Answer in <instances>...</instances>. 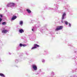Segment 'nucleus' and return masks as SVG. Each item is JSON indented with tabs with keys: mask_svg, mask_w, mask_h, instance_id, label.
Here are the masks:
<instances>
[{
	"mask_svg": "<svg viewBox=\"0 0 77 77\" xmlns=\"http://www.w3.org/2000/svg\"><path fill=\"white\" fill-rule=\"evenodd\" d=\"M42 62H45V60H42Z\"/></svg>",
	"mask_w": 77,
	"mask_h": 77,
	"instance_id": "21",
	"label": "nucleus"
},
{
	"mask_svg": "<svg viewBox=\"0 0 77 77\" xmlns=\"http://www.w3.org/2000/svg\"><path fill=\"white\" fill-rule=\"evenodd\" d=\"M6 24V23L5 22L2 23V24L3 25H5Z\"/></svg>",
	"mask_w": 77,
	"mask_h": 77,
	"instance_id": "12",
	"label": "nucleus"
},
{
	"mask_svg": "<svg viewBox=\"0 0 77 77\" xmlns=\"http://www.w3.org/2000/svg\"><path fill=\"white\" fill-rule=\"evenodd\" d=\"M17 18V16L15 15H13V17L11 19V20H14L16 19Z\"/></svg>",
	"mask_w": 77,
	"mask_h": 77,
	"instance_id": "4",
	"label": "nucleus"
},
{
	"mask_svg": "<svg viewBox=\"0 0 77 77\" xmlns=\"http://www.w3.org/2000/svg\"><path fill=\"white\" fill-rule=\"evenodd\" d=\"M63 26H58L57 27V28L55 29V31H58V30H62L63 29Z\"/></svg>",
	"mask_w": 77,
	"mask_h": 77,
	"instance_id": "1",
	"label": "nucleus"
},
{
	"mask_svg": "<svg viewBox=\"0 0 77 77\" xmlns=\"http://www.w3.org/2000/svg\"><path fill=\"white\" fill-rule=\"evenodd\" d=\"M2 21V19L1 18H0V22H1Z\"/></svg>",
	"mask_w": 77,
	"mask_h": 77,
	"instance_id": "19",
	"label": "nucleus"
},
{
	"mask_svg": "<svg viewBox=\"0 0 77 77\" xmlns=\"http://www.w3.org/2000/svg\"><path fill=\"white\" fill-rule=\"evenodd\" d=\"M0 76H2V77H5V75H4L2 73H0Z\"/></svg>",
	"mask_w": 77,
	"mask_h": 77,
	"instance_id": "10",
	"label": "nucleus"
},
{
	"mask_svg": "<svg viewBox=\"0 0 77 77\" xmlns=\"http://www.w3.org/2000/svg\"><path fill=\"white\" fill-rule=\"evenodd\" d=\"M32 66L34 70H35V71L37 70V69H38V68H37V66H36V65L33 64L32 65Z\"/></svg>",
	"mask_w": 77,
	"mask_h": 77,
	"instance_id": "3",
	"label": "nucleus"
},
{
	"mask_svg": "<svg viewBox=\"0 0 77 77\" xmlns=\"http://www.w3.org/2000/svg\"><path fill=\"white\" fill-rule=\"evenodd\" d=\"M23 44H21V43H20V47H22V46H23Z\"/></svg>",
	"mask_w": 77,
	"mask_h": 77,
	"instance_id": "16",
	"label": "nucleus"
},
{
	"mask_svg": "<svg viewBox=\"0 0 77 77\" xmlns=\"http://www.w3.org/2000/svg\"><path fill=\"white\" fill-rule=\"evenodd\" d=\"M8 32V30L5 29H4L2 31V32L3 33H6Z\"/></svg>",
	"mask_w": 77,
	"mask_h": 77,
	"instance_id": "5",
	"label": "nucleus"
},
{
	"mask_svg": "<svg viewBox=\"0 0 77 77\" xmlns=\"http://www.w3.org/2000/svg\"><path fill=\"white\" fill-rule=\"evenodd\" d=\"M23 22L22 21H21L20 22V24L21 25H22V24H23Z\"/></svg>",
	"mask_w": 77,
	"mask_h": 77,
	"instance_id": "14",
	"label": "nucleus"
},
{
	"mask_svg": "<svg viewBox=\"0 0 77 77\" xmlns=\"http://www.w3.org/2000/svg\"><path fill=\"white\" fill-rule=\"evenodd\" d=\"M65 24L66 25H68V22L67 21H65Z\"/></svg>",
	"mask_w": 77,
	"mask_h": 77,
	"instance_id": "15",
	"label": "nucleus"
},
{
	"mask_svg": "<svg viewBox=\"0 0 77 77\" xmlns=\"http://www.w3.org/2000/svg\"><path fill=\"white\" fill-rule=\"evenodd\" d=\"M0 76H2V77H5V75H4L2 73H0Z\"/></svg>",
	"mask_w": 77,
	"mask_h": 77,
	"instance_id": "11",
	"label": "nucleus"
},
{
	"mask_svg": "<svg viewBox=\"0 0 77 77\" xmlns=\"http://www.w3.org/2000/svg\"><path fill=\"white\" fill-rule=\"evenodd\" d=\"M19 32L20 33H23L24 32V30L23 29H20L19 30Z\"/></svg>",
	"mask_w": 77,
	"mask_h": 77,
	"instance_id": "7",
	"label": "nucleus"
},
{
	"mask_svg": "<svg viewBox=\"0 0 77 77\" xmlns=\"http://www.w3.org/2000/svg\"><path fill=\"white\" fill-rule=\"evenodd\" d=\"M35 48H36V47L35 46H34V47L32 48V50H34V49H35Z\"/></svg>",
	"mask_w": 77,
	"mask_h": 77,
	"instance_id": "13",
	"label": "nucleus"
},
{
	"mask_svg": "<svg viewBox=\"0 0 77 77\" xmlns=\"http://www.w3.org/2000/svg\"><path fill=\"white\" fill-rule=\"evenodd\" d=\"M34 47H36V48H37V47H40L39 46V45L36 44H34Z\"/></svg>",
	"mask_w": 77,
	"mask_h": 77,
	"instance_id": "8",
	"label": "nucleus"
},
{
	"mask_svg": "<svg viewBox=\"0 0 77 77\" xmlns=\"http://www.w3.org/2000/svg\"><path fill=\"white\" fill-rule=\"evenodd\" d=\"M68 24H69V27H71V24H70V23H69Z\"/></svg>",
	"mask_w": 77,
	"mask_h": 77,
	"instance_id": "20",
	"label": "nucleus"
},
{
	"mask_svg": "<svg viewBox=\"0 0 77 77\" xmlns=\"http://www.w3.org/2000/svg\"><path fill=\"white\" fill-rule=\"evenodd\" d=\"M32 31H33V29H32Z\"/></svg>",
	"mask_w": 77,
	"mask_h": 77,
	"instance_id": "22",
	"label": "nucleus"
},
{
	"mask_svg": "<svg viewBox=\"0 0 77 77\" xmlns=\"http://www.w3.org/2000/svg\"><path fill=\"white\" fill-rule=\"evenodd\" d=\"M65 15H66V14H65V13H64L62 16V20H63V19H64V17H65Z\"/></svg>",
	"mask_w": 77,
	"mask_h": 77,
	"instance_id": "6",
	"label": "nucleus"
},
{
	"mask_svg": "<svg viewBox=\"0 0 77 77\" xmlns=\"http://www.w3.org/2000/svg\"><path fill=\"white\" fill-rule=\"evenodd\" d=\"M3 17V16L2 15H0V18H2Z\"/></svg>",
	"mask_w": 77,
	"mask_h": 77,
	"instance_id": "17",
	"label": "nucleus"
},
{
	"mask_svg": "<svg viewBox=\"0 0 77 77\" xmlns=\"http://www.w3.org/2000/svg\"><path fill=\"white\" fill-rule=\"evenodd\" d=\"M26 11H27V12H28V13H31L32 12L31 11H30V10L28 9H26Z\"/></svg>",
	"mask_w": 77,
	"mask_h": 77,
	"instance_id": "9",
	"label": "nucleus"
},
{
	"mask_svg": "<svg viewBox=\"0 0 77 77\" xmlns=\"http://www.w3.org/2000/svg\"><path fill=\"white\" fill-rule=\"evenodd\" d=\"M22 46H23V47H26V45H23Z\"/></svg>",
	"mask_w": 77,
	"mask_h": 77,
	"instance_id": "18",
	"label": "nucleus"
},
{
	"mask_svg": "<svg viewBox=\"0 0 77 77\" xmlns=\"http://www.w3.org/2000/svg\"><path fill=\"white\" fill-rule=\"evenodd\" d=\"M61 22H62V23H63V21H62Z\"/></svg>",
	"mask_w": 77,
	"mask_h": 77,
	"instance_id": "23",
	"label": "nucleus"
},
{
	"mask_svg": "<svg viewBox=\"0 0 77 77\" xmlns=\"http://www.w3.org/2000/svg\"><path fill=\"white\" fill-rule=\"evenodd\" d=\"M15 5V4L13 3H9L7 5V7H12Z\"/></svg>",
	"mask_w": 77,
	"mask_h": 77,
	"instance_id": "2",
	"label": "nucleus"
}]
</instances>
